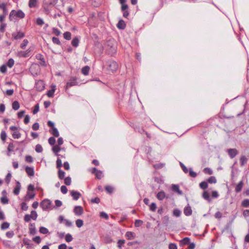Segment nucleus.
I'll list each match as a JSON object with an SVG mask.
<instances>
[{
    "mask_svg": "<svg viewBox=\"0 0 249 249\" xmlns=\"http://www.w3.org/2000/svg\"><path fill=\"white\" fill-rule=\"evenodd\" d=\"M107 69L109 71H115L118 67L117 63L112 60H108L107 62Z\"/></svg>",
    "mask_w": 249,
    "mask_h": 249,
    "instance_id": "nucleus-1",
    "label": "nucleus"
},
{
    "mask_svg": "<svg viewBox=\"0 0 249 249\" xmlns=\"http://www.w3.org/2000/svg\"><path fill=\"white\" fill-rule=\"evenodd\" d=\"M52 202L48 199H45L40 203V207L43 210L46 211L51 208Z\"/></svg>",
    "mask_w": 249,
    "mask_h": 249,
    "instance_id": "nucleus-2",
    "label": "nucleus"
},
{
    "mask_svg": "<svg viewBox=\"0 0 249 249\" xmlns=\"http://www.w3.org/2000/svg\"><path fill=\"white\" fill-rule=\"evenodd\" d=\"M77 79L76 77H71L66 84V88H65L66 90H67V89L68 88H69L72 86L77 85L78 83H77Z\"/></svg>",
    "mask_w": 249,
    "mask_h": 249,
    "instance_id": "nucleus-3",
    "label": "nucleus"
},
{
    "mask_svg": "<svg viewBox=\"0 0 249 249\" xmlns=\"http://www.w3.org/2000/svg\"><path fill=\"white\" fill-rule=\"evenodd\" d=\"M14 13H15V16L20 18H23L25 17L24 13L21 10H18L17 12L13 10L11 12L10 14V18L14 14Z\"/></svg>",
    "mask_w": 249,
    "mask_h": 249,
    "instance_id": "nucleus-4",
    "label": "nucleus"
},
{
    "mask_svg": "<svg viewBox=\"0 0 249 249\" xmlns=\"http://www.w3.org/2000/svg\"><path fill=\"white\" fill-rule=\"evenodd\" d=\"M35 88L37 91H40L43 90L45 88V84L43 81L40 80L36 81Z\"/></svg>",
    "mask_w": 249,
    "mask_h": 249,
    "instance_id": "nucleus-5",
    "label": "nucleus"
},
{
    "mask_svg": "<svg viewBox=\"0 0 249 249\" xmlns=\"http://www.w3.org/2000/svg\"><path fill=\"white\" fill-rule=\"evenodd\" d=\"M58 220L60 223H62L64 222L66 226L68 227H70L72 226V223L71 221L68 219H64V217L62 215H60L58 217Z\"/></svg>",
    "mask_w": 249,
    "mask_h": 249,
    "instance_id": "nucleus-6",
    "label": "nucleus"
},
{
    "mask_svg": "<svg viewBox=\"0 0 249 249\" xmlns=\"http://www.w3.org/2000/svg\"><path fill=\"white\" fill-rule=\"evenodd\" d=\"M227 153L231 159L234 158L238 154V151L235 148H230L227 150Z\"/></svg>",
    "mask_w": 249,
    "mask_h": 249,
    "instance_id": "nucleus-7",
    "label": "nucleus"
},
{
    "mask_svg": "<svg viewBox=\"0 0 249 249\" xmlns=\"http://www.w3.org/2000/svg\"><path fill=\"white\" fill-rule=\"evenodd\" d=\"M36 57L37 59L40 60V62L39 63L40 65L44 67H46L47 66L44 57L42 54L38 53L36 55Z\"/></svg>",
    "mask_w": 249,
    "mask_h": 249,
    "instance_id": "nucleus-8",
    "label": "nucleus"
},
{
    "mask_svg": "<svg viewBox=\"0 0 249 249\" xmlns=\"http://www.w3.org/2000/svg\"><path fill=\"white\" fill-rule=\"evenodd\" d=\"M83 209L81 206H76L73 209V212L75 215L80 216L83 213Z\"/></svg>",
    "mask_w": 249,
    "mask_h": 249,
    "instance_id": "nucleus-9",
    "label": "nucleus"
},
{
    "mask_svg": "<svg viewBox=\"0 0 249 249\" xmlns=\"http://www.w3.org/2000/svg\"><path fill=\"white\" fill-rule=\"evenodd\" d=\"M71 195L72 196L73 199L75 200H78L81 196L79 192L74 190L71 191Z\"/></svg>",
    "mask_w": 249,
    "mask_h": 249,
    "instance_id": "nucleus-10",
    "label": "nucleus"
},
{
    "mask_svg": "<svg viewBox=\"0 0 249 249\" xmlns=\"http://www.w3.org/2000/svg\"><path fill=\"white\" fill-rule=\"evenodd\" d=\"M29 233L31 235H35L36 233V229L35 223H30L29 225Z\"/></svg>",
    "mask_w": 249,
    "mask_h": 249,
    "instance_id": "nucleus-11",
    "label": "nucleus"
},
{
    "mask_svg": "<svg viewBox=\"0 0 249 249\" xmlns=\"http://www.w3.org/2000/svg\"><path fill=\"white\" fill-rule=\"evenodd\" d=\"M25 171L29 176H34L35 174L34 170L33 167L27 166L25 168Z\"/></svg>",
    "mask_w": 249,
    "mask_h": 249,
    "instance_id": "nucleus-12",
    "label": "nucleus"
},
{
    "mask_svg": "<svg viewBox=\"0 0 249 249\" xmlns=\"http://www.w3.org/2000/svg\"><path fill=\"white\" fill-rule=\"evenodd\" d=\"M20 188L21 185L20 182L19 181H17V185L13 191V193L15 195H18L19 194Z\"/></svg>",
    "mask_w": 249,
    "mask_h": 249,
    "instance_id": "nucleus-13",
    "label": "nucleus"
},
{
    "mask_svg": "<svg viewBox=\"0 0 249 249\" xmlns=\"http://www.w3.org/2000/svg\"><path fill=\"white\" fill-rule=\"evenodd\" d=\"M12 36L15 39L18 40L23 38L25 36V35L23 33L19 32L16 35L13 34Z\"/></svg>",
    "mask_w": 249,
    "mask_h": 249,
    "instance_id": "nucleus-14",
    "label": "nucleus"
},
{
    "mask_svg": "<svg viewBox=\"0 0 249 249\" xmlns=\"http://www.w3.org/2000/svg\"><path fill=\"white\" fill-rule=\"evenodd\" d=\"M243 184H244V183H243V181H240L238 183V184L236 186L235 188V191L236 192V193H238L241 191L242 189L243 186Z\"/></svg>",
    "mask_w": 249,
    "mask_h": 249,
    "instance_id": "nucleus-15",
    "label": "nucleus"
},
{
    "mask_svg": "<svg viewBox=\"0 0 249 249\" xmlns=\"http://www.w3.org/2000/svg\"><path fill=\"white\" fill-rule=\"evenodd\" d=\"M125 236L126 237L128 240H131L135 237L136 234L133 232L127 231L125 233Z\"/></svg>",
    "mask_w": 249,
    "mask_h": 249,
    "instance_id": "nucleus-16",
    "label": "nucleus"
},
{
    "mask_svg": "<svg viewBox=\"0 0 249 249\" xmlns=\"http://www.w3.org/2000/svg\"><path fill=\"white\" fill-rule=\"evenodd\" d=\"M117 26L120 29H124L126 27V24L123 19H121L119 21Z\"/></svg>",
    "mask_w": 249,
    "mask_h": 249,
    "instance_id": "nucleus-17",
    "label": "nucleus"
},
{
    "mask_svg": "<svg viewBox=\"0 0 249 249\" xmlns=\"http://www.w3.org/2000/svg\"><path fill=\"white\" fill-rule=\"evenodd\" d=\"M172 189L174 192L178 193L179 195H181L182 192L179 190V186L177 184H173L172 185Z\"/></svg>",
    "mask_w": 249,
    "mask_h": 249,
    "instance_id": "nucleus-18",
    "label": "nucleus"
},
{
    "mask_svg": "<svg viewBox=\"0 0 249 249\" xmlns=\"http://www.w3.org/2000/svg\"><path fill=\"white\" fill-rule=\"evenodd\" d=\"M53 151L55 153L57 156H60L58 153L61 150L60 147L58 145H54L52 148Z\"/></svg>",
    "mask_w": 249,
    "mask_h": 249,
    "instance_id": "nucleus-19",
    "label": "nucleus"
},
{
    "mask_svg": "<svg viewBox=\"0 0 249 249\" xmlns=\"http://www.w3.org/2000/svg\"><path fill=\"white\" fill-rule=\"evenodd\" d=\"M192 210L190 206L186 207L184 209V213L186 216H189L192 214Z\"/></svg>",
    "mask_w": 249,
    "mask_h": 249,
    "instance_id": "nucleus-20",
    "label": "nucleus"
},
{
    "mask_svg": "<svg viewBox=\"0 0 249 249\" xmlns=\"http://www.w3.org/2000/svg\"><path fill=\"white\" fill-rule=\"evenodd\" d=\"M157 198L160 200H162L165 197V194L163 191L159 192L157 195Z\"/></svg>",
    "mask_w": 249,
    "mask_h": 249,
    "instance_id": "nucleus-21",
    "label": "nucleus"
},
{
    "mask_svg": "<svg viewBox=\"0 0 249 249\" xmlns=\"http://www.w3.org/2000/svg\"><path fill=\"white\" fill-rule=\"evenodd\" d=\"M90 68L88 66H86L82 68L81 70V72L82 74H83L85 75H87L89 74V71Z\"/></svg>",
    "mask_w": 249,
    "mask_h": 249,
    "instance_id": "nucleus-22",
    "label": "nucleus"
},
{
    "mask_svg": "<svg viewBox=\"0 0 249 249\" xmlns=\"http://www.w3.org/2000/svg\"><path fill=\"white\" fill-rule=\"evenodd\" d=\"M202 197L205 200L208 201L209 202H210L211 201V199L210 198V194L207 191H205L202 194Z\"/></svg>",
    "mask_w": 249,
    "mask_h": 249,
    "instance_id": "nucleus-23",
    "label": "nucleus"
},
{
    "mask_svg": "<svg viewBox=\"0 0 249 249\" xmlns=\"http://www.w3.org/2000/svg\"><path fill=\"white\" fill-rule=\"evenodd\" d=\"M6 4L4 3L0 4V9H1L3 11V15H7L8 14V10L6 7Z\"/></svg>",
    "mask_w": 249,
    "mask_h": 249,
    "instance_id": "nucleus-24",
    "label": "nucleus"
},
{
    "mask_svg": "<svg viewBox=\"0 0 249 249\" xmlns=\"http://www.w3.org/2000/svg\"><path fill=\"white\" fill-rule=\"evenodd\" d=\"M190 239L189 237H185L180 241V244L182 245L189 244L190 243Z\"/></svg>",
    "mask_w": 249,
    "mask_h": 249,
    "instance_id": "nucleus-25",
    "label": "nucleus"
},
{
    "mask_svg": "<svg viewBox=\"0 0 249 249\" xmlns=\"http://www.w3.org/2000/svg\"><path fill=\"white\" fill-rule=\"evenodd\" d=\"M247 158L245 156H242L240 159V165L243 166L246 163L247 161Z\"/></svg>",
    "mask_w": 249,
    "mask_h": 249,
    "instance_id": "nucleus-26",
    "label": "nucleus"
},
{
    "mask_svg": "<svg viewBox=\"0 0 249 249\" xmlns=\"http://www.w3.org/2000/svg\"><path fill=\"white\" fill-rule=\"evenodd\" d=\"M37 0H29V7L30 8H34L36 6Z\"/></svg>",
    "mask_w": 249,
    "mask_h": 249,
    "instance_id": "nucleus-27",
    "label": "nucleus"
},
{
    "mask_svg": "<svg viewBox=\"0 0 249 249\" xmlns=\"http://www.w3.org/2000/svg\"><path fill=\"white\" fill-rule=\"evenodd\" d=\"M20 105L18 101H15L12 103V108L14 110H17L19 109Z\"/></svg>",
    "mask_w": 249,
    "mask_h": 249,
    "instance_id": "nucleus-28",
    "label": "nucleus"
},
{
    "mask_svg": "<svg viewBox=\"0 0 249 249\" xmlns=\"http://www.w3.org/2000/svg\"><path fill=\"white\" fill-rule=\"evenodd\" d=\"M35 194L33 193H28L25 197V200L28 199H32L35 197Z\"/></svg>",
    "mask_w": 249,
    "mask_h": 249,
    "instance_id": "nucleus-29",
    "label": "nucleus"
},
{
    "mask_svg": "<svg viewBox=\"0 0 249 249\" xmlns=\"http://www.w3.org/2000/svg\"><path fill=\"white\" fill-rule=\"evenodd\" d=\"M65 173L62 170L59 169L58 171V177L60 179H63L64 178Z\"/></svg>",
    "mask_w": 249,
    "mask_h": 249,
    "instance_id": "nucleus-30",
    "label": "nucleus"
},
{
    "mask_svg": "<svg viewBox=\"0 0 249 249\" xmlns=\"http://www.w3.org/2000/svg\"><path fill=\"white\" fill-rule=\"evenodd\" d=\"M79 39L77 37H75L72 39L71 44L73 47H77L79 45Z\"/></svg>",
    "mask_w": 249,
    "mask_h": 249,
    "instance_id": "nucleus-31",
    "label": "nucleus"
},
{
    "mask_svg": "<svg viewBox=\"0 0 249 249\" xmlns=\"http://www.w3.org/2000/svg\"><path fill=\"white\" fill-rule=\"evenodd\" d=\"M71 34L70 32H66L63 34L64 38L68 40H69L71 39Z\"/></svg>",
    "mask_w": 249,
    "mask_h": 249,
    "instance_id": "nucleus-32",
    "label": "nucleus"
},
{
    "mask_svg": "<svg viewBox=\"0 0 249 249\" xmlns=\"http://www.w3.org/2000/svg\"><path fill=\"white\" fill-rule=\"evenodd\" d=\"M51 134L55 137H58L59 135L58 131L57 129L55 127L52 129V131L51 132Z\"/></svg>",
    "mask_w": 249,
    "mask_h": 249,
    "instance_id": "nucleus-33",
    "label": "nucleus"
},
{
    "mask_svg": "<svg viewBox=\"0 0 249 249\" xmlns=\"http://www.w3.org/2000/svg\"><path fill=\"white\" fill-rule=\"evenodd\" d=\"M208 183L206 181H202L201 182H200L199 183V187L200 188H201L202 189H206V188H207L208 187Z\"/></svg>",
    "mask_w": 249,
    "mask_h": 249,
    "instance_id": "nucleus-34",
    "label": "nucleus"
},
{
    "mask_svg": "<svg viewBox=\"0 0 249 249\" xmlns=\"http://www.w3.org/2000/svg\"><path fill=\"white\" fill-rule=\"evenodd\" d=\"M14 63H15L14 60L12 58H10L8 60V61L6 63V65L9 68H12L14 66Z\"/></svg>",
    "mask_w": 249,
    "mask_h": 249,
    "instance_id": "nucleus-35",
    "label": "nucleus"
},
{
    "mask_svg": "<svg viewBox=\"0 0 249 249\" xmlns=\"http://www.w3.org/2000/svg\"><path fill=\"white\" fill-rule=\"evenodd\" d=\"M9 225L10 224L9 223L7 222H4L1 225V229L2 230H6L9 228Z\"/></svg>",
    "mask_w": 249,
    "mask_h": 249,
    "instance_id": "nucleus-36",
    "label": "nucleus"
},
{
    "mask_svg": "<svg viewBox=\"0 0 249 249\" xmlns=\"http://www.w3.org/2000/svg\"><path fill=\"white\" fill-rule=\"evenodd\" d=\"M208 182L210 183H215L216 182V179L215 177L211 176L207 180Z\"/></svg>",
    "mask_w": 249,
    "mask_h": 249,
    "instance_id": "nucleus-37",
    "label": "nucleus"
},
{
    "mask_svg": "<svg viewBox=\"0 0 249 249\" xmlns=\"http://www.w3.org/2000/svg\"><path fill=\"white\" fill-rule=\"evenodd\" d=\"M169 217L167 215H166V216H164L163 218H162V222H163V224L166 226L167 225V224H168V222H169Z\"/></svg>",
    "mask_w": 249,
    "mask_h": 249,
    "instance_id": "nucleus-38",
    "label": "nucleus"
},
{
    "mask_svg": "<svg viewBox=\"0 0 249 249\" xmlns=\"http://www.w3.org/2000/svg\"><path fill=\"white\" fill-rule=\"evenodd\" d=\"M20 136L21 134L18 131H15L12 133V137L14 139H18Z\"/></svg>",
    "mask_w": 249,
    "mask_h": 249,
    "instance_id": "nucleus-39",
    "label": "nucleus"
},
{
    "mask_svg": "<svg viewBox=\"0 0 249 249\" xmlns=\"http://www.w3.org/2000/svg\"><path fill=\"white\" fill-rule=\"evenodd\" d=\"M35 150L37 153H41V152H42V151H43V148H42V146L40 144H37L36 146Z\"/></svg>",
    "mask_w": 249,
    "mask_h": 249,
    "instance_id": "nucleus-40",
    "label": "nucleus"
},
{
    "mask_svg": "<svg viewBox=\"0 0 249 249\" xmlns=\"http://www.w3.org/2000/svg\"><path fill=\"white\" fill-rule=\"evenodd\" d=\"M56 168L59 169H60V168L62 167V161L59 158H57L56 161Z\"/></svg>",
    "mask_w": 249,
    "mask_h": 249,
    "instance_id": "nucleus-41",
    "label": "nucleus"
},
{
    "mask_svg": "<svg viewBox=\"0 0 249 249\" xmlns=\"http://www.w3.org/2000/svg\"><path fill=\"white\" fill-rule=\"evenodd\" d=\"M0 201L1 203L3 204H6L8 203L9 202V199L7 198V197L6 196H3L0 198Z\"/></svg>",
    "mask_w": 249,
    "mask_h": 249,
    "instance_id": "nucleus-42",
    "label": "nucleus"
},
{
    "mask_svg": "<svg viewBox=\"0 0 249 249\" xmlns=\"http://www.w3.org/2000/svg\"><path fill=\"white\" fill-rule=\"evenodd\" d=\"M39 232L43 234H46L49 232V231L47 228L44 227H41L39 228Z\"/></svg>",
    "mask_w": 249,
    "mask_h": 249,
    "instance_id": "nucleus-43",
    "label": "nucleus"
},
{
    "mask_svg": "<svg viewBox=\"0 0 249 249\" xmlns=\"http://www.w3.org/2000/svg\"><path fill=\"white\" fill-rule=\"evenodd\" d=\"M28 43V41L27 39H24L22 42V43L20 44V48L22 49H24L26 46L27 45Z\"/></svg>",
    "mask_w": 249,
    "mask_h": 249,
    "instance_id": "nucleus-44",
    "label": "nucleus"
},
{
    "mask_svg": "<svg viewBox=\"0 0 249 249\" xmlns=\"http://www.w3.org/2000/svg\"><path fill=\"white\" fill-rule=\"evenodd\" d=\"M242 205L243 207H246V208L249 207V199H244L242 202Z\"/></svg>",
    "mask_w": 249,
    "mask_h": 249,
    "instance_id": "nucleus-45",
    "label": "nucleus"
},
{
    "mask_svg": "<svg viewBox=\"0 0 249 249\" xmlns=\"http://www.w3.org/2000/svg\"><path fill=\"white\" fill-rule=\"evenodd\" d=\"M73 239V238L71 234L68 233L66 235L65 240L67 242H71Z\"/></svg>",
    "mask_w": 249,
    "mask_h": 249,
    "instance_id": "nucleus-46",
    "label": "nucleus"
},
{
    "mask_svg": "<svg viewBox=\"0 0 249 249\" xmlns=\"http://www.w3.org/2000/svg\"><path fill=\"white\" fill-rule=\"evenodd\" d=\"M181 212L178 209H174L173 211V215L176 217H179L180 215Z\"/></svg>",
    "mask_w": 249,
    "mask_h": 249,
    "instance_id": "nucleus-47",
    "label": "nucleus"
},
{
    "mask_svg": "<svg viewBox=\"0 0 249 249\" xmlns=\"http://www.w3.org/2000/svg\"><path fill=\"white\" fill-rule=\"evenodd\" d=\"M125 243V240L124 239H120L117 242V246L120 249H121L122 245Z\"/></svg>",
    "mask_w": 249,
    "mask_h": 249,
    "instance_id": "nucleus-48",
    "label": "nucleus"
},
{
    "mask_svg": "<svg viewBox=\"0 0 249 249\" xmlns=\"http://www.w3.org/2000/svg\"><path fill=\"white\" fill-rule=\"evenodd\" d=\"M75 223L77 227L80 228L83 225V221L81 219H77Z\"/></svg>",
    "mask_w": 249,
    "mask_h": 249,
    "instance_id": "nucleus-49",
    "label": "nucleus"
},
{
    "mask_svg": "<svg viewBox=\"0 0 249 249\" xmlns=\"http://www.w3.org/2000/svg\"><path fill=\"white\" fill-rule=\"evenodd\" d=\"M143 223V221L141 220H136L135 221L134 225L136 227H140Z\"/></svg>",
    "mask_w": 249,
    "mask_h": 249,
    "instance_id": "nucleus-50",
    "label": "nucleus"
},
{
    "mask_svg": "<svg viewBox=\"0 0 249 249\" xmlns=\"http://www.w3.org/2000/svg\"><path fill=\"white\" fill-rule=\"evenodd\" d=\"M36 23L38 25L42 26L43 24H44V22L43 20L41 18H38L36 19Z\"/></svg>",
    "mask_w": 249,
    "mask_h": 249,
    "instance_id": "nucleus-51",
    "label": "nucleus"
},
{
    "mask_svg": "<svg viewBox=\"0 0 249 249\" xmlns=\"http://www.w3.org/2000/svg\"><path fill=\"white\" fill-rule=\"evenodd\" d=\"M203 172L205 174H208V175H210L213 174V171L212 170V169L209 168H208V167L205 168L203 170Z\"/></svg>",
    "mask_w": 249,
    "mask_h": 249,
    "instance_id": "nucleus-52",
    "label": "nucleus"
},
{
    "mask_svg": "<svg viewBox=\"0 0 249 249\" xmlns=\"http://www.w3.org/2000/svg\"><path fill=\"white\" fill-rule=\"evenodd\" d=\"M64 183L66 185H70L71 184V178L70 177L65 178Z\"/></svg>",
    "mask_w": 249,
    "mask_h": 249,
    "instance_id": "nucleus-53",
    "label": "nucleus"
},
{
    "mask_svg": "<svg viewBox=\"0 0 249 249\" xmlns=\"http://www.w3.org/2000/svg\"><path fill=\"white\" fill-rule=\"evenodd\" d=\"M7 135L4 131H2L0 134V138L3 142H5Z\"/></svg>",
    "mask_w": 249,
    "mask_h": 249,
    "instance_id": "nucleus-54",
    "label": "nucleus"
},
{
    "mask_svg": "<svg viewBox=\"0 0 249 249\" xmlns=\"http://www.w3.org/2000/svg\"><path fill=\"white\" fill-rule=\"evenodd\" d=\"M55 89H52L48 91L47 95L49 97H53L54 95Z\"/></svg>",
    "mask_w": 249,
    "mask_h": 249,
    "instance_id": "nucleus-55",
    "label": "nucleus"
},
{
    "mask_svg": "<svg viewBox=\"0 0 249 249\" xmlns=\"http://www.w3.org/2000/svg\"><path fill=\"white\" fill-rule=\"evenodd\" d=\"M105 190L107 193L111 194L113 191V188L110 186H106L105 187Z\"/></svg>",
    "mask_w": 249,
    "mask_h": 249,
    "instance_id": "nucleus-56",
    "label": "nucleus"
},
{
    "mask_svg": "<svg viewBox=\"0 0 249 249\" xmlns=\"http://www.w3.org/2000/svg\"><path fill=\"white\" fill-rule=\"evenodd\" d=\"M14 232L12 231H8L6 233V236L9 238L13 237L14 235Z\"/></svg>",
    "mask_w": 249,
    "mask_h": 249,
    "instance_id": "nucleus-57",
    "label": "nucleus"
},
{
    "mask_svg": "<svg viewBox=\"0 0 249 249\" xmlns=\"http://www.w3.org/2000/svg\"><path fill=\"white\" fill-rule=\"evenodd\" d=\"M150 207V210L152 211V212H155L156 210V208H157V205H156V204L155 203H152L151 204V205H150L149 206Z\"/></svg>",
    "mask_w": 249,
    "mask_h": 249,
    "instance_id": "nucleus-58",
    "label": "nucleus"
},
{
    "mask_svg": "<svg viewBox=\"0 0 249 249\" xmlns=\"http://www.w3.org/2000/svg\"><path fill=\"white\" fill-rule=\"evenodd\" d=\"M52 41H53V43L54 44H57L59 45H61V42L58 38H57L55 37H53L52 38Z\"/></svg>",
    "mask_w": 249,
    "mask_h": 249,
    "instance_id": "nucleus-59",
    "label": "nucleus"
},
{
    "mask_svg": "<svg viewBox=\"0 0 249 249\" xmlns=\"http://www.w3.org/2000/svg\"><path fill=\"white\" fill-rule=\"evenodd\" d=\"M102 172L100 170H98V171L95 174L96 178L98 179H101L102 178Z\"/></svg>",
    "mask_w": 249,
    "mask_h": 249,
    "instance_id": "nucleus-60",
    "label": "nucleus"
},
{
    "mask_svg": "<svg viewBox=\"0 0 249 249\" xmlns=\"http://www.w3.org/2000/svg\"><path fill=\"white\" fill-rule=\"evenodd\" d=\"M39 109V105H38V104H37L34 107V108L33 110V113L34 114H36V113H37L38 112Z\"/></svg>",
    "mask_w": 249,
    "mask_h": 249,
    "instance_id": "nucleus-61",
    "label": "nucleus"
},
{
    "mask_svg": "<svg viewBox=\"0 0 249 249\" xmlns=\"http://www.w3.org/2000/svg\"><path fill=\"white\" fill-rule=\"evenodd\" d=\"M90 201L92 203L98 204L100 202V199L98 197H96L94 198H92Z\"/></svg>",
    "mask_w": 249,
    "mask_h": 249,
    "instance_id": "nucleus-62",
    "label": "nucleus"
},
{
    "mask_svg": "<svg viewBox=\"0 0 249 249\" xmlns=\"http://www.w3.org/2000/svg\"><path fill=\"white\" fill-rule=\"evenodd\" d=\"M14 147H15V146H14V144L13 143H10L8 146V148H7L8 151L9 152L13 151Z\"/></svg>",
    "mask_w": 249,
    "mask_h": 249,
    "instance_id": "nucleus-63",
    "label": "nucleus"
},
{
    "mask_svg": "<svg viewBox=\"0 0 249 249\" xmlns=\"http://www.w3.org/2000/svg\"><path fill=\"white\" fill-rule=\"evenodd\" d=\"M49 144L51 145H53L55 143V139L53 137H50L48 140Z\"/></svg>",
    "mask_w": 249,
    "mask_h": 249,
    "instance_id": "nucleus-64",
    "label": "nucleus"
}]
</instances>
